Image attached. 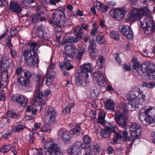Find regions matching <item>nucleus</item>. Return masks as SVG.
Instances as JSON below:
<instances>
[{
    "mask_svg": "<svg viewBox=\"0 0 155 155\" xmlns=\"http://www.w3.org/2000/svg\"><path fill=\"white\" fill-rule=\"evenodd\" d=\"M133 68L140 75L146 76L152 80H155V65L152 63H143L139 64L137 59L134 58L132 60Z\"/></svg>",
    "mask_w": 155,
    "mask_h": 155,
    "instance_id": "nucleus-1",
    "label": "nucleus"
},
{
    "mask_svg": "<svg viewBox=\"0 0 155 155\" xmlns=\"http://www.w3.org/2000/svg\"><path fill=\"white\" fill-rule=\"evenodd\" d=\"M145 96L143 92L140 91L139 88L135 86L130 93L129 100L132 107L138 108L141 106V103L144 100Z\"/></svg>",
    "mask_w": 155,
    "mask_h": 155,
    "instance_id": "nucleus-2",
    "label": "nucleus"
},
{
    "mask_svg": "<svg viewBox=\"0 0 155 155\" xmlns=\"http://www.w3.org/2000/svg\"><path fill=\"white\" fill-rule=\"evenodd\" d=\"M22 54L29 66L32 67L38 63V55L35 51H29L25 50L22 51Z\"/></svg>",
    "mask_w": 155,
    "mask_h": 155,
    "instance_id": "nucleus-3",
    "label": "nucleus"
},
{
    "mask_svg": "<svg viewBox=\"0 0 155 155\" xmlns=\"http://www.w3.org/2000/svg\"><path fill=\"white\" fill-rule=\"evenodd\" d=\"M44 150L46 155H62L59 145L54 142H47Z\"/></svg>",
    "mask_w": 155,
    "mask_h": 155,
    "instance_id": "nucleus-4",
    "label": "nucleus"
},
{
    "mask_svg": "<svg viewBox=\"0 0 155 155\" xmlns=\"http://www.w3.org/2000/svg\"><path fill=\"white\" fill-rule=\"evenodd\" d=\"M65 9L61 7L54 9L52 20H49L48 21H50L52 24L54 22L57 23H59L61 25H64L65 21Z\"/></svg>",
    "mask_w": 155,
    "mask_h": 155,
    "instance_id": "nucleus-5",
    "label": "nucleus"
},
{
    "mask_svg": "<svg viewBox=\"0 0 155 155\" xmlns=\"http://www.w3.org/2000/svg\"><path fill=\"white\" fill-rule=\"evenodd\" d=\"M145 115L143 113L140 114V118L142 120L143 117L144 120L147 123H151L155 121V109L152 107L147 108L144 111Z\"/></svg>",
    "mask_w": 155,
    "mask_h": 155,
    "instance_id": "nucleus-6",
    "label": "nucleus"
},
{
    "mask_svg": "<svg viewBox=\"0 0 155 155\" xmlns=\"http://www.w3.org/2000/svg\"><path fill=\"white\" fill-rule=\"evenodd\" d=\"M32 74L28 70L24 71V75L20 76L17 78V83L21 86L26 87H28L30 84V79Z\"/></svg>",
    "mask_w": 155,
    "mask_h": 155,
    "instance_id": "nucleus-7",
    "label": "nucleus"
},
{
    "mask_svg": "<svg viewBox=\"0 0 155 155\" xmlns=\"http://www.w3.org/2000/svg\"><path fill=\"white\" fill-rule=\"evenodd\" d=\"M74 31L75 33V37H68L66 40H64L62 41L63 44H64L66 43H76L81 40L83 32L81 28L79 27H77L74 28Z\"/></svg>",
    "mask_w": 155,
    "mask_h": 155,
    "instance_id": "nucleus-8",
    "label": "nucleus"
},
{
    "mask_svg": "<svg viewBox=\"0 0 155 155\" xmlns=\"http://www.w3.org/2000/svg\"><path fill=\"white\" fill-rule=\"evenodd\" d=\"M114 119L117 124L120 127L124 128L127 126L126 118L120 112H117L115 115Z\"/></svg>",
    "mask_w": 155,
    "mask_h": 155,
    "instance_id": "nucleus-9",
    "label": "nucleus"
},
{
    "mask_svg": "<svg viewBox=\"0 0 155 155\" xmlns=\"http://www.w3.org/2000/svg\"><path fill=\"white\" fill-rule=\"evenodd\" d=\"M130 133L132 137H138L141 136V129L140 126L136 123H133L130 127Z\"/></svg>",
    "mask_w": 155,
    "mask_h": 155,
    "instance_id": "nucleus-10",
    "label": "nucleus"
},
{
    "mask_svg": "<svg viewBox=\"0 0 155 155\" xmlns=\"http://www.w3.org/2000/svg\"><path fill=\"white\" fill-rule=\"evenodd\" d=\"M120 32L128 39H132L134 37L132 30L129 26H120L119 28Z\"/></svg>",
    "mask_w": 155,
    "mask_h": 155,
    "instance_id": "nucleus-11",
    "label": "nucleus"
},
{
    "mask_svg": "<svg viewBox=\"0 0 155 155\" xmlns=\"http://www.w3.org/2000/svg\"><path fill=\"white\" fill-rule=\"evenodd\" d=\"M140 24L143 28L146 30H149V28L152 26L153 24L152 18L151 17H143L140 19Z\"/></svg>",
    "mask_w": 155,
    "mask_h": 155,
    "instance_id": "nucleus-12",
    "label": "nucleus"
},
{
    "mask_svg": "<svg viewBox=\"0 0 155 155\" xmlns=\"http://www.w3.org/2000/svg\"><path fill=\"white\" fill-rule=\"evenodd\" d=\"M81 147V143L80 142L78 141L68 150V153L71 155H79L80 153L79 149Z\"/></svg>",
    "mask_w": 155,
    "mask_h": 155,
    "instance_id": "nucleus-13",
    "label": "nucleus"
},
{
    "mask_svg": "<svg viewBox=\"0 0 155 155\" xmlns=\"http://www.w3.org/2000/svg\"><path fill=\"white\" fill-rule=\"evenodd\" d=\"M12 99L13 101L20 104L23 107L26 105L28 101L27 97L21 95L18 96L16 95H13L12 96Z\"/></svg>",
    "mask_w": 155,
    "mask_h": 155,
    "instance_id": "nucleus-14",
    "label": "nucleus"
},
{
    "mask_svg": "<svg viewBox=\"0 0 155 155\" xmlns=\"http://www.w3.org/2000/svg\"><path fill=\"white\" fill-rule=\"evenodd\" d=\"M88 76L86 77L81 76L80 74L77 76L76 77V83L78 85H81L83 86H85L87 85L90 82V80L88 78Z\"/></svg>",
    "mask_w": 155,
    "mask_h": 155,
    "instance_id": "nucleus-15",
    "label": "nucleus"
},
{
    "mask_svg": "<svg viewBox=\"0 0 155 155\" xmlns=\"http://www.w3.org/2000/svg\"><path fill=\"white\" fill-rule=\"evenodd\" d=\"M81 71L79 73L81 76L85 75L86 77L88 76L89 74H90L92 71V67L91 65L90 64H84L81 66Z\"/></svg>",
    "mask_w": 155,
    "mask_h": 155,
    "instance_id": "nucleus-16",
    "label": "nucleus"
},
{
    "mask_svg": "<svg viewBox=\"0 0 155 155\" xmlns=\"http://www.w3.org/2000/svg\"><path fill=\"white\" fill-rule=\"evenodd\" d=\"M138 12V10L137 9H135L132 11L130 14L129 15L127 20L134 21L136 19L139 20L140 22V19L141 18H140L139 15L138 14H139Z\"/></svg>",
    "mask_w": 155,
    "mask_h": 155,
    "instance_id": "nucleus-17",
    "label": "nucleus"
},
{
    "mask_svg": "<svg viewBox=\"0 0 155 155\" xmlns=\"http://www.w3.org/2000/svg\"><path fill=\"white\" fill-rule=\"evenodd\" d=\"M56 73L54 71H48L47 73V78L46 80V84L47 85H50L53 80L55 78Z\"/></svg>",
    "mask_w": 155,
    "mask_h": 155,
    "instance_id": "nucleus-18",
    "label": "nucleus"
},
{
    "mask_svg": "<svg viewBox=\"0 0 155 155\" xmlns=\"http://www.w3.org/2000/svg\"><path fill=\"white\" fill-rule=\"evenodd\" d=\"M138 10L139 15L140 18L145 17L143 15H144L147 17H151V12L149 9V8L146 7L143 8H142Z\"/></svg>",
    "mask_w": 155,
    "mask_h": 155,
    "instance_id": "nucleus-19",
    "label": "nucleus"
},
{
    "mask_svg": "<svg viewBox=\"0 0 155 155\" xmlns=\"http://www.w3.org/2000/svg\"><path fill=\"white\" fill-rule=\"evenodd\" d=\"M84 143H81V148L84 149H87L88 148H90L89 147L91 142V138L87 135H85L83 137Z\"/></svg>",
    "mask_w": 155,
    "mask_h": 155,
    "instance_id": "nucleus-20",
    "label": "nucleus"
},
{
    "mask_svg": "<svg viewBox=\"0 0 155 155\" xmlns=\"http://www.w3.org/2000/svg\"><path fill=\"white\" fill-rule=\"evenodd\" d=\"M9 8L17 13H20L22 11V8L18 4L12 2H10Z\"/></svg>",
    "mask_w": 155,
    "mask_h": 155,
    "instance_id": "nucleus-21",
    "label": "nucleus"
},
{
    "mask_svg": "<svg viewBox=\"0 0 155 155\" xmlns=\"http://www.w3.org/2000/svg\"><path fill=\"white\" fill-rule=\"evenodd\" d=\"M104 106L106 109L113 110L115 106V104L112 100L107 99L104 101Z\"/></svg>",
    "mask_w": 155,
    "mask_h": 155,
    "instance_id": "nucleus-22",
    "label": "nucleus"
},
{
    "mask_svg": "<svg viewBox=\"0 0 155 155\" xmlns=\"http://www.w3.org/2000/svg\"><path fill=\"white\" fill-rule=\"evenodd\" d=\"M65 49L66 50H69V51L71 52L73 56L74 57V55L77 53L79 50L74 45H66L65 47Z\"/></svg>",
    "mask_w": 155,
    "mask_h": 155,
    "instance_id": "nucleus-23",
    "label": "nucleus"
},
{
    "mask_svg": "<svg viewBox=\"0 0 155 155\" xmlns=\"http://www.w3.org/2000/svg\"><path fill=\"white\" fill-rule=\"evenodd\" d=\"M8 79V73L7 71H5L2 72L1 75L0 79V88L4 84V82L6 83Z\"/></svg>",
    "mask_w": 155,
    "mask_h": 155,
    "instance_id": "nucleus-24",
    "label": "nucleus"
},
{
    "mask_svg": "<svg viewBox=\"0 0 155 155\" xmlns=\"http://www.w3.org/2000/svg\"><path fill=\"white\" fill-rule=\"evenodd\" d=\"M126 13V11L124 9H117V12L115 19L118 20L122 19Z\"/></svg>",
    "mask_w": 155,
    "mask_h": 155,
    "instance_id": "nucleus-25",
    "label": "nucleus"
},
{
    "mask_svg": "<svg viewBox=\"0 0 155 155\" xmlns=\"http://www.w3.org/2000/svg\"><path fill=\"white\" fill-rule=\"evenodd\" d=\"M1 58L0 59H1ZM0 65L2 68H3L4 70L6 69L9 67V62L8 59L5 57L2 58L0 59Z\"/></svg>",
    "mask_w": 155,
    "mask_h": 155,
    "instance_id": "nucleus-26",
    "label": "nucleus"
},
{
    "mask_svg": "<svg viewBox=\"0 0 155 155\" xmlns=\"http://www.w3.org/2000/svg\"><path fill=\"white\" fill-rule=\"evenodd\" d=\"M113 136H114V137L112 143L113 144H114L119 143L121 139L123 138V136L119 133L117 132H115Z\"/></svg>",
    "mask_w": 155,
    "mask_h": 155,
    "instance_id": "nucleus-27",
    "label": "nucleus"
},
{
    "mask_svg": "<svg viewBox=\"0 0 155 155\" xmlns=\"http://www.w3.org/2000/svg\"><path fill=\"white\" fill-rule=\"evenodd\" d=\"M35 79L36 83V86L38 89V90L40 91L43 84L42 81L41 80V76L40 74H36L35 76Z\"/></svg>",
    "mask_w": 155,
    "mask_h": 155,
    "instance_id": "nucleus-28",
    "label": "nucleus"
},
{
    "mask_svg": "<svg viewBox=\"0 0 155 155\" xmlns=\"http://www.w3.org/2000/svg\"><path fill=\"white\" fill-rule=\"evenodd\" d=\"M48 117H56V112L53 108L51 107H48L47 110Z\"/></svg>",
    "mask_w": 155,
    "mask_h": 155,
    "instance_id": "nucleus-29",
    "label": "nucleus"
},
{
    "mask_svg": "<svg viewBox=\"0 0 155 155\" xmlns=\"http://www.w3.org/2000/svg\"><path fill=\"white\" fill-rule=\"evenodd\" d=\"M38 44L35 41H30L28 43V46L27 47V50L29 51H35L34 49L37 46Z\"/></svg>",
    "mask_w": 155,
    "mask_h": 155,
    "instance_id": "nucleus-30",
    "label": "nucleus"
},
{
    "mask_svg": "<svg viewBox=\"0 0 155 155\" xmlns=\"http://www.w3.org/2000/svg\"><path fill=\"white\" fill-rule=\"evenodd\" d=\"M65 51L63 52V55L64 58V59L66 61H70L72 60L74 57L69 50H65Z\"/></svg>",
    "mask_w": 155,
    "mask_h": 155,
    "instance_id": "nucleus-31",
    "label": "nucleus"
},
{
    "mask_svg": "<svg viewBox=\"0 0 155 155\" xmlns=\"http://www.w3.org/2000/svg\"><path fill=\"white\" fill-rule=\"evenodd\" d=\"M27 70H23L22 67L19 66L16 68L15 70V74L17 75V78H18L20 76L24 75V71Z\"/></svg>",
    "mask_w": 155,
    "mask_h": 155,
    "instance_id": "nucleus-32",
    "label": "nucleus"
},
{
    "mask_svg": "<svg viewBox=\"0 0 155 155\" xmlns=\"http://www.w3.org/2000/svg\"><path fill=\"white\" fill-rule=\"evenodd\" d=\"M25 127V126L23 125H16L12 127V131L19 133L20 131L22 130Z\"/></svg>",
    "mask_w": 155,
    "mask_h": 155,
    "instance_id": "nucleus-33",
    "label": "nucleus"
},
{
    "mask_svg": "<svg viewBox=\"0 0 155 155\" xmlns=\"http://www.w3.org/2000/svg\"><path fill=\"white\" fill-rule=\"evenodd\" d=\"M101 134L102 137L106 138H108L110 134L107 128L102 129L101 130Z\"/></svg>",
    "mask_w": 155,
    "mask_h": 155,
    "instance_id": "nucleus-34",
    "label": "nucleus"
},
{
    "mask_svg": "<svg viewBox=\"0 0 155 155\" xmlns=\"http://www.w3.org/2000/svg\"><path fill=\"white\" fill-rule=\"evenodd\" d=\"M64 61L63 64L60 65L61 68H64V66L68 70H69L73 68V66L70 64L69 61H66L64 59Z\"/></svg>",
    "mask_w": 155,
    "mask_h": 155,
    "instance_id": "nucleus-35",
    "label": "nucleus"
},
{
    "mask_svg": "<svg viewBox=\"0 0 155 155\" xmlns=\"http://www.w3.org/2000/svg\"><path fill=\"white\" fill-rule=\"evenodd\" d=\"M110 35L112 38L116 40H120V35L116 31H110Z\"/></svg>",
    "mask_w": 155,
    "mask_h": 155,
    "instance_id": "nucleus-36",
    "label": "nucleus"
},
{
    "mask_svg": "<svg viewBox=\"0 0 155 155\" xmlns=\"http://www.w3.org/2000/svg\"><path fill=\"white\" fill-rule=\"evenodd\" d=\"M38 88L36 89L37 90L39 91L38 90ZM43 97V95L42 92L39 91L37 93L36 97L35 98V100L36 101H38L39 102L41 103H43L44 102L42 103V97Z\"/></svg>",
    "mask_w": 155,
    "mask_h": 155,
    "instance_id": "nucleus-37",
    "label": "nucleus"
},
{
    "mask_svg": "<svg viewBox=\"0 0 155 155\" xmlns=\"http://www.w3.org/2000/svg\"><path fill=\"white\" fill-rule=\"evenodd\" d=\"M84 51V48L80 49L78 51V52H77V53L76 54L74 55L77 60L79 61L82 58Z\"/></svg>",
    "mask_w": 155,
    "mask_h": 155,
    "instance_id": "nucleus-38",
    "label": "nucleus"
},
{
    "mask_svg": "<svg viewBox=\"0 0 155 155\" xmlns=\"http://www.w3.org/2000/svg\"><path fill=\"white\" fill-rule=\"evenodd\" d=\"M49 22L52 25L53 24L54 26H54V30L56 32H60L61 31V25H60L59 23H55L54 22H53V23L52 24L50 22V21H49Z\"/></svg>",
    "mask_w": 155,
    "mask_h": 155,
    "instance_id": "nucleus-39",
    "label": "nucleus"
},
{
    "mask_svg": "<svg viewBox=\"0 0 155 155\" xmlns=\"http://www.w3.org/2000/svg\"><path fill=\"white\" fill-rule=\"evenodd\" d=\"M6 115L8 117H11L13 118H15L18 117V114L12 110L8 111L6 113Z\"/></svg>",
    "mask_w": 155,
    "mask_h": 155,
    "instance_id": "nucleus-40",
    "label": "nucleus"
},
{
    "mask_svg": "<svg viewBox=\"0 0 155 155\" xmlns=\"http://www.w3.org/2000/svg\"><path fill=\"white\" fill-rule=\"evenodd\" d=\"M97 81L98 84L101 86H104L107 84L105 79L104 76L97 79Z\"/></svg>",
    "mask_w": 155,
    "mask_h": 155,
    "instance_id": "nucleus-41",
    "label": "nucleus"
},
{
    "mask_svg": "<svg viewBox=\"0 0 155 155\" xmlns=\"http://www.w3.org/2000/svg\"><path fill=\"white\" fill-rule=\"evenodd\" d=\"M72 131V133L77 134V135L79 134L81 131L82 130V128H81V127L79 124L76 125L75 128L73 129Z\"/></svg>",
    "mask_w": 155,
    "mask_h": 155,
    "instance_id": "nucleus-42",
    "label": "nucleus"
},
{
    "mask_svg": "<svg viewBox=\"0 0 155 155\" xmlns=\"http://www.w3.org/2000/svg\"><path fill=\"white\" fill-rule=\"evenodd\" d=\"M40 17V14L35 13L32 15L31 21L34 23H36L39 20Z\"/></svg>",
    "mask_w": 155,
    "mask_h": 155,
    "instance_id": "nucleus-43",
    "label": "nucleus"
},
{
    "mask_svg": "<svg viewBox=\"0 0 155 155\" xmlns=\"http://www.w3.org/2000/svg\"><path fill=\"white\" fill-rule=\"evenodd\" d=\"M104 61V58L103 56H100L99 58L97 61V64L99 67L100 69H102L103 68L102 63Z\"/></svg>",
    "mask_w": 155,
    "mask_h": 155,
    "instance_id": "nucleus-44",
    "label": "nucleus"
},
{
    "mask_svg": "<svg viewBox=\"0 0 155 155\" xmlns=\"http://www.w3.org/2000/svg\"><path fill=\"white\" fill-rule=\"evenodd\" d=\"M26 110L27 112L29 113H31L32 115H35L36 114L37 110L36 109L33 108L31 106H28L27 107L26 109Z\"/></svg>",
    "mask_w": 155,
    "mask_h": 155,
    "instance_id": "nucleus-45",
    "label": "nucleus"
},
{
    "mask_svg": "<svg viewBox=\"0 0 155 155\" xmlns=\"http://www.w3.org/2000/svg\"><path fill=\"white\" fill-rule=\"evenodd\" d=\"M97 42L101 45L103 44L105 41L104 37L101 35H98L96 37Z\"/></svg>",
    "mask_w": 155,
    "mask_h": 155,
    "instance_id": "nucleus-46",
    "label": "nucleus"
},
{
    "mask_svg": "<svg viewBox=\"0 0 155 155\" xmlns=\"http://www.w3.org/2000/svg\"><path fill=\"white\" fill-rule=\"evenodd\" d=\"M68 132L65 129H61L58 131V136L59 137L62 138L65 135V134H67Z\"/></svg>",
    "mask_w": 155,
    "mask_h": 155,
    "instance_id": "nucleus-47",
    "label": "nucleus"
},
{
    "mask_svg": "<svg viewBox=\"0 0 155 155\" xmlns=\"http://www.w3.org/2000/svg\"><path fill=\"white\" fill-rule=\"evenodd\" d=\"M72 135H70V133L68 132L67 134H65V135L62 137L63 140L65 141H69L71 140V138L72 137Z\"/></svg>",
    "mask_w": 155,
    "mask_h": 155,
    "instance_id": "nucleus-48",
    "label": "nucleus"
},
{
    "mask_svg": "<svg viewBox=\"0 0 155 155\" xmlns=\"http://www.w3.org/2000/svg\"><path fill=\"white\" fill-rule=\"evenodd\" d=\"M107 128L108 129L110 135H113L115 134V132H117L116 131V130L117 128L116 127L111 126L110 127H108Z\"/></svg>",
    "mask_w": 155,
    "mask_h": 155,
    "instance_id": "nucleus-49",
    "label": "nucleus"
},
{
    "mask_svg": "<svg viewBox=\"0 0 155 155\" xmlns=\"http://www.w3.org/2000/svg\"><path fill=\"white\" fill-rule=\"evenodd\" d=\"M96 44L94 41L91 42L89 47V51H95L96 50Z\"/></svg>",
    "mask_w": 155,
    "mask_h": 155,
    "instance_id": "nucleus-50",
    "label": "nucleus"
},
{
    "mask_svg": "<svg viewBox=\"0 0 155 155\" xmlns=\"http://www.w3.org/2000/svg\"><path fill=\"white\" fill-rule=\"evenodd\" d=\"M73 106L72 104H71L67 106L63 110V114H65L67 113H69L70 111L71 108V107Z\"/></svg>",
    "mask_w": 155,
    "mask_h": 155,
    "instance_id": "nucleus-51",
    "label": "nucleus"
},
{
    "mask_svg": "<svg viewBox=\"0 0 155 155\" xmlns=\"http://www.w3.org/2000/svg\"><path fill=\"white\" fill-rule=\"evenodd\" d=\"M10 53L11 58H14L17 56V53L15 49L13 47H12L10 48Z\"/></svg>",
    "mask_w": 155,
    "mask_h": 155,
    "instance_id": "nucleus-52",
    "label": "nucleus"
},
{
    "mask_svg": "<svg viewBox=\"0 0 155 155\" xmlns=\"http://www.w3.org/2000/svg\"><path fill=\"white\" fill-rule=\"evenodd\" d=\"M48 117L49 118L48 122H47L48 124L51 125L55 122L56 117Z\"/></svg>",
    "mask_w": 155,
    "mask_h": 155,
    "instance_id": "nucleus-53",
    "label": "nucleus"
},
{
    "mask_svg": "<svg viewBox=\"0 0 155 155\" xmlns=\"http://www.w3.org/2000/svg\"><path fill=\"white\" fill-rule=\"evenodd\" d=\"M94 76L97 78L96 80L99 78H101V77L103 76V74L100 71H98L97 72H95L94 73Z\"/></svg>",
    "mask_w": 155,
    "mask_h": 155,
    "instance_id": "nucleus-54",
    "label": "nucleus"
},
{
    "mask_svg": "<svg viewBox=\"0 0 155 155\" xmlns=\"http://www.w3.org/2000/svg\"><path fill=\"white\" fill-rule=\"evenodd\" d=\"M55 64L53 63L51 61L48 67V71H54L55 69Z\"/></svg>",
    "mask_w": 155,
    "mask_h": 155,
    "instance_id": "nucleus-55",
    "label": "nucleus"
},
{
    "mask_svg": "<svg viewBox=\"0 0 155 155\" xmlns=\"http://www.w3.org/2000/svg\"><path fill=\"white\" fill-rule=\"evenodd\" d=\"M41 124L40 123H36L34 125V127L32 129L31 131H34L37 130L40 128Z\"/></svg>",
    "mask_w": 155,
    "mask_h": 155,
    "instance_id": "nucleus-56",
    "label": "nucleus"
},
{
    "mask_svg": "<svg viewBox=\"0 0 155 155\" xmlns=\"http://www.w3.org/2000/svg\"><path fill=\"white\" fill-rule=\"evenodd\" d=\"M18 32L16 28L11 29L10 32V35L11 38L14 35L18 34Z\"/></svg>",
    "mask_w": 155,
    "mask_h": 155,
    "instance_id": "nucleus-57",
    "label": "nucleus"
},
{
    "mask_svg": "<svg viewBox=\"0 0 155 155\" xmlns=\"http://www.w3.org/2000/svg\"><path fill=\"white\" fill-rule=\"evenodd\" d=\"M100 146L98 144H96L94 147L93 151L94 153L96 154H97L99 152V149Z\"/></svg>",
    "mask_w": 155,
    "mask_h": 155,
    "instance_id": "nucleus-58",
    "label": "nucleus"
},
{
    "mask_svg": "<svg viewBox=\"0 0 155 155\" xmlns=\"http://www.w3.org/2000/svg\"><path fill=\"white\" fill-rule=\"evenodd\" d=\"M116 12H117V9H111L110 12V15L113 18H115Z\"/></svg>",
    "mask_w": 155,
    "mask_h": 155,
    "instance_id": "nucleus-59",
    "label": "nucleus"
},
{
    "mask_svg": "<svg viewBox=\"0 0 155 155\" xmlns=\"http://www.w3.org/2000/svg\"><path fill=\"white\" fill-rule=\"evenodd\" d=\"M90 54V56L91 58L93 59H94L96 58L97 54L95 51H89Z\"/></svg>",
    "mask_w": 155,
    "mask_h": 155,
    "instance_id": "nucleus-60",
    "label": "nucleus"
},
{
    "mask_svg": "<svg viewBox=\"0 0 155 155\" xmlns=\"http://www.w3.org/2000/svg\"><path fill=\"white\" fill-rule=\"evenodd\" d=\"M104 115L101 116L100 115L99 117V119L98 120V122L101 124H103L104 122V121H105V120L104 119Z\"/></svg>",
    "mask_w": 155,
    "mask_h": 155,
    "instance_id": "nucleus-61",
    "label": "nucleus"
},
{
    "mask_svg": "<svg viewBox=\"0 0 155 155\" xmlns=\"http://www.w3.org/2000/svg\"><path fill=\"white\" fill-rule=\"evenodd\" d=\"M145 86L149 88H153L155 86L154 83L153 82H150L148 83H145Z\"/></svg>",
    "mask_w": 155,
    "mask_h": 155,
    "instance_id": "nucleus-62",
    "label": "nucleus"
},
{
    "mask_svg": "<svg viewBox=\"0 0 155 155\" xmlns=\"http://www.w3.org/2000/svg\"><path fill=\"white\" fill-rule=\"evenodd\" d=\"M10 36L9 35H8V36L7 37V39H8V40L7 42V46L10 49L12 48V47H13L12 46V44L11 43V38H10Z\"/></svg>",
    "mask_w": 155,
    "mask_h": 155,
    "instance_id": "nucleus-63",
    "label": "nucleus"
},
{
    "mask_svg": "<svg viewBox=\"0 0 155 155\" xmlns=\"http://www.w3.org/2000/svg\"><path fill=\"white\" fill-rule=\"evenodd\" d=\"M41 131L48 132H50V130L48 128V127L46 125L43 126L41 129Z\"/></svg>",
    "mask_w": 155,
    "mask_h": 155,
    "instance_id": "nucleus-64",
    "label": "nucleus"
}]
</instances>
